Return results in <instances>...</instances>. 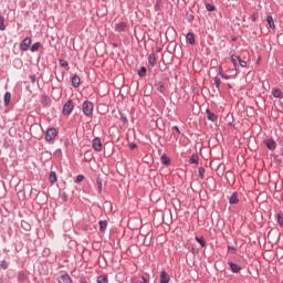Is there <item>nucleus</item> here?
Segmentation results:
<instances>
[{"label": "nucleus", "mask_w": 283, "mask_h": 283, "mask_svg": "<svg viewBox=\"0 0 283 283\" xmlns=\"http://www.w3.org/2000/svg\"><path fill=\"white\" fill-rule=\"evenodd\" d=\"M82 112L85 116H92L94 114V103L85 101L82 105Z\"/></svg>", "instance_id": "1"}, {"label": "nucleus", "mask_w": 283, "mask_h": 283, "mask_svg": "<svg viewBox=\"0 0 283 283\" xmlns=\"http://www.w3.org/2000/svg\"><path fill=\"white\" fill-rule=\"evenodd\" d=\"M74 112V102L72 99H69L62 108L63 116H70Z\"/></svg>", "instance_id": "2"}, {"label": "nucleus", "mask_w": 283, "mask_h": 283, "mask_svg": "<svg viewBox=\"0 0 283 283\" xmlns=\"http://www.w3.org/2000/svg\"><path fill=\"white\" fill-rule=\"evenodd\" d=\"M56 136H59V130L54 127L49 128L45 133V142L51 143V140H54Z\"/></svg>", "instance_id": "3"}, {"label": "nucleus", "mask_w": 283, "mask_h": 283, "mask_svg": "<svg viewBox=\"0 0 283 283\" xmlns=\"http://www.w3.org/2000/svg\"><path fill=\"white\" fill-rule=\"evenodd\" d=\"M30 45H32V38H25V39L20 43V50H21V52H28V50H30Z\"/></svg>", "instance_id": "4"}, {"label": "nucleus", "mask_w": 283, "mask_h": 283, "mask_svg": "<svg viewBox=\"0 0 283 283\" xmlns=\"http://www.w3.org/2000/svg\"><path fill=\"white\" fill-rule=\"evenodd\" d=\"M93 149H95V151H103V143H101V138L95 137L93 139Z\"/></svg>", "instance_id": "5"}, {"label": "nucleus", "mask_w": 283, "mask_h": 283, "mask_svg": "<svg viewBox=\"0 0 283 283\" xmlns=\"http://www.w3.org/2000/svg\"><path fill=\"white\" fill-rule=\"evenodd\" d=\"M265 145L268 149H270V151H275V149L277 148V144L275 143V139L265 140Z\"/></svg>", "instance_id": "6"}, {"label": "nucleus", "mask_w": 283, "mask_h": 283, "mask_svg": "<svg viewBox=\"0 0 283 283\" xmlns=\"http://www.w3.org/2000/svg\"><path fill=\"white\" fill-rule=\"evenodd\" d=\"M230 266V270L232 271V273H240L242 271V266L233 263V262H229L228 263Z\"/></svg>", "instance_id": "7"}, {"label": "nucleus", "mask_w": 283, "mask_h": 283, "mask_svg": "<svg viewBox=\"0 0 283 283\" xmlns=\"http://www.w3.org/2000/svg\"><path fill=\"white\" fill-rule=\"evenodd\" d=\"M171 277H169V274H167L165 271H161L159 282L160 283H168L170 282Z\"/></svg>", "instance_id": "8"}, {"label": "nucleus", "mask_w": 283, "mask_h": 283, "mask_svg": "<svg viewBox=\"0 0 283 283\" xmlns=\"http://www.w3.org/2000/svg\"><path fill=\"white\" fill-rule=\"evenodd\" d=\"M208 120H211L212 123H216L218 120V116L212 113L209 108L206 111Z\"/></svg>", "instance_id": "9"}, {"label": "nucleus", "mask_w": 283, "mask_h": 283, "mask_svg": "<svg viewBox=\"0 0 283 283\" xmlns=\"http://www.w3.org/2000/svg\"><path fill=\"white\" fill-rule=\"evenodd\" d=\"M240 62V55H231V63L234 65V70H240V65L238 64Z\"/></svg>", "instance_id": "10"}, {"label": "nucleus", "mask_w": 283, "mask_h": 283, "mask_svg": "<svg viewBox=\"0 0 283 283\" xmlns=\"http://www.w3.org/2000/svg\"><path fill=\"white\" fill-rule=\"evenodd\" d=\"M230 205H238L240 202V199H238V191H234L231 197L229 198Z\"/></svg>", "instance_id": "11"}, {"label": "nucleus", "mask_w": 283, "mask_h": 283, "mask_svg": "<svg viewBox=\"0 0 283 283\" xmlns=\"http://www.w3.org/2000/svg\"><path fill=\"white\" fill-rule=\"evenodd\" d=\"M186 39L190 45H196V35H193V33L188 32Z\"/></svg>", "instance_id": "12"}, {"label": "nucleus", "mask_w": 283, "mask_h": 283, "mask_svg": "<svg viewBox=\"0 0 283 283\" xmlns=\"http://www.w3.org/2000/svg\"><path fill=\"white\" fill-rule=\"evenodd\" d=\"M73 87H80L81 86V77L78 75H74L71 78Z\"/></svg>", "instance_id": "13"}, {"label": "nucleus", "mask_w": 283, "mask_h": 283, "mask_svg": "<svg viewBox=\"0 0 283 283\" xmlns=\"http://www.w3.org/2000/svg\"><path fill=\"white\" fill-rule=\"evenodd\" d=\"M125 28H127V23L120 22L115 25V32H125Z\"/></svg>", "instance_id": "14"}, {"label": "nucleus", "mask_w": 283, "mask_h": 283, "mask_svg": "<svg viewBox=\"0 0 283 283\" xmlns=\"http://www.w3.org/2000/svg\"><path fill=\"white\" fill-rule=\"evenodd\" d=\"M156 63H157L156 55L150 54L148 56V65H149V67H156Z\"/></svg>", "instance_id": "15"}, {"label": "nucleus", "mask_w": 283, "mask_h": 283, "mask_svg": "<svg viewBox=\"0 0 283 283\" xmlns=\"http://www.w3.org/2000/svg\"><path fill=\"white\" fill-rule=\"evenodd\" d=\"M266 23L271 30H275V22L273 21V15L266 17Z\"/></svg>", "instance_id": "16"}, {"label": "nucleus", "mask_w": 283, "mask_h": 283, "mask_svg": "<svg viewBox=\"0 0 283 283\" xmlns=\"http://www.w3.org/2000/svg\"><path fill=\"white\" fill-rule=\"evenodd\" d=\"M155 87L160 94L165 93V84H163V82H155Z\"/></svg>", "instance_id": "17"}, {"label": "nucleus", "mask_w": 283, "mask_h": 283, "mask_svg": "<svg viewBox=\"0 0 283 283\" xmlns=\"http://www.w3.org/2000/svg\"><path fill=\"white\" fill-rule=\"evenodd\" d=\"M272 96H274V98H283L282 90H280V88H274V90L272 91Z\"/></svg>", "instance_id": "18"}, {"label": "nucleus", "mask_w": 283, "mask_h": 283, "mask_svg": "<svg viewBox=\"0 0 283 283\" xmlns=\"http://www.w3.org/2000/svg\"><path fill=\"white\" fill-rule=\"evenodd\" d=\"M11 98H12V94L10 92H7L4 94V98H3V103H4L6 107H8V105H10Z\"/></svg>", "instance_id": "19"}, {"label": "nucleus", "mask_w": 283, "mask_h": 283, "mask_svg": "<svg viewBox=\"0 0 283 283\" xmlns=\"http://www.w3.org/2000/svg\"><path fill=\"white\" fill-rule=\"evenodd\" d=\"M99 231H101V233H105V231H107V220L99 221Z\"/></svg>", "instance_id": "20"}, {"label": "nucleus", "mask_w": 283, "mask_h": 283, "mask_svg": "<svg viewBox=\"0 0 283 283\" xmlns=\"http://www.w3.org/2000/svg\"><path fill=\"white\" fill-rule=\"evenodd\" d=\"M199 160H200V158L198 157V155L193 154V155H191L189 163H190V165H198Z\"/></svg>", "instance_id": "21"}, {"label": "nucleus", "mask_w": 283, "mask_h": 283, "mask_svg": "<svg viewBox=\"0 0 283 283\" xmlns=\"http://www.w3.org/2000/svg\"><path fill=\"white\" fill-rule=\"evenodd\" d=\"M49 180H50L51 185H54V182H56L59 180L55 171L50 172Z\"/></svg>", "instance_id": "22"}, {"label": "nucleus", "mask_w": 283, "mask_h": 283, "mask_svg": "<svg viewBox=\"0 0 283 283\" xmlns=\"http://www.w3.org/2000/svg\"><path fill=\"white\" fill-rule=\"evenodd\" d=\"M61 280L64 282V283H72V276H70V274L67 273H63L61 275Z\"/></svg>", "instance_id": "23"}, {"label": "nucleus", "mask_w": 283, "mask_h": 283, "mask_svg": "<svg viewBox=\"0 0 283 283\" xmlns=\"http://www.w3.org/2000/svg\"><path fill=\"white\" fill-rule=\"evenodd\" d=\"M163 165L169 166L171 165V159L169 157H167V155H163L160 158Z\"/></svg>", "instance_id": "24"}, {"label": "nucleus", "mask_w": 283, "mask_h": 283, "mask_svg": "<svg viewBox=\"0 0 283 283\" xmlns=\"http://www.w3.org/2000/svg\"><path fill=\"white\" fill-rule=\"evenodd\" d=\"M196 241L200 244V247L202 249H205V247H207V241H205V238L202 237H196Z\"/></svg>", "instance_id": "25"}, {"label": "nucleus", "mask_w": 283, "mask_h": 283, "mask_svg": "<svg viewBox=\"0 0 283 283\" xmlns=\"http://www.w3.org/2000/svg\"><path fill=\"white\" fill-rule=\"evenodd\" d=\"M96 185H97L98 193H102V191H103V180L101 179V177H98L96 179Z\"/></svg>", "instance_id": "26"}, {"label": "nucleus", "mask_w": 283, "mask_h": 283, "mask_svg": "<svg viewBox=\"0 0 283 283\" xmlns=\"http://www.w3.org/2000/svg\"><path fill=\"white\" fill-rule=\"evenodd\" d=\"M21 227L22 229H24V231H30L32 229V226H30V223H28L27 221H22Z\"/></svg>", "instance_id": "27"}, {"label": "nucleus", "mask_w": 283, "mask_h": 283, "mask_svg": "<svg viewBox=\"0 0 283 283\" xmlns=\"http://www.w3.org/2000/svg\"><path fill=\"white\" fill-rule=\"evenodd\" d=\"M97 283H109V281L106 275H99L97 277Z\"/></svg>", "instance_id": "28"}, {"label": "nucleus", "mask_w": 283, "mask_h": 283, "mask_svg": "<svg viewBox=\"0 0 283 283\" xmlns=\"http://www.w3.org/2000/svg\"><path fill=\"white\" fill-rule=\"evenodd\" d=\"M41 48V42H35L31 46V52H36Z\"/></svg>", "instance_id": "29"}, {"label": "nucleus", "mask_w": 283, "mask_h": 283, "mask_svg": "<svg viewBox=\"0 0 283 283\" xmlns=\"http://www.w3.org/2000/svg\"><path fill=\"white\" fill-rule=\"evenodd\" d=\"M8 266H10V263L6 260H2L0 263V269H3V271H6V269H8Z\"/></svg>", "instance_id": "30"}, {"label": "nucleus", "mask_w": 283, "mask_h": 283, "mask_svg": "<svg viewBox=\"0 0 283 283\" xmlns=\"http://www.w3.org/2000/svg\"><path fill=\"white\" fill-rule=\"evenodd\" d=\"M206 10H208V12H214L216 6L211 3H206Z\"/></svg>", "instance_id": "31"}, {"label": "nucleus", "mask_w": 283, "mask_h": 283, "mask_svg": "<svg viewBox=\"0 0 283 283\" xmlns=\"http://www.w3.org/2000/svg\"><path fill=\"white\" fill-rule=\"evenodd\" d=\"M0 30L1 32L6 31V22L2 15H0Z\"/></svg>", "instance_id": "32"}, {"label": "nucleus", "mask_w": 283, "mask_h": 283, "mask_svg": "<svg viewBox=\"0 0 283 283\" xmlns=\"http://www.w3.org/2000/svg\"><path fill=\"white\" fill-rule=\"evenodd\" d=\"M147 74V69L145 66H142L138 71V76L143 77Z\"/></svg>", "instance_id": "33"}, {"label": "nucleus", "mask_w": 283, "mask_h": 283, "mask_svg": "<svg viewBox=\"0 0 283 283\" xmlns=\"http://www.w3.org/2000/svg\"><path fill=\"white\" fill-rule=\"evenodd\" d=\"M198 172H199V178L201 180H205V167H199Z\"/></svg>", "instance_id": "34"}, {"label": "nucleus", "mask_w": 283, "mask_h": 283, "mask_svg": "<svg viewBox=\"0 0 283 283\" xmlns=\"http://www.w3.org/2000/svg\"><path fill=\"white\" fill-rule=\"evenodd\" d=\"M276 218H277V222H279L280 227L283 228V213L279 212Z\"/></svg>", "instance_id": "35"}, {"label": "nucleus", "mask_w": 283, "mask_h": 283, "mask_svg": "<svg viewBox=\"0 0 283 283\" xmlns=\"http://www.w3.org/2000/svg\"><path fill=\"white\" fill-rule=\"evenodd\" d=\"M222 83V81H220V77L216 76L214 77V85H216V88L219 90L220 88V84Z\"/></svg>", "instance_id": "36"}, {"label": "nucleus", "mask_w": 283, "mask_h": 283, "mask_svg": "<svg viewBox=\"0 0 283 283\" xmlns=\"http://www.w3.org/2000/svg\"><path fill=\"white\" fill-rule=\"evenodd\" d=\"M85 180V176L83 175H78L75 179V182L78 184V182H83Z\"/></svg>", "instance_id": "37"}, {"label": "nucleus", "mask_w": 283, "mask_h": 283, "mask_svg": "<svg viewBox=\"0 0 283 283\" xmlns=\"http://www.w3.org/2000/svg\"><path fill=\"white\" fill-rule=\"evenodd\" d=\"M59 63L62 67H67L70 65L65 60H59Z\"/></svg>", "instance_id": "38"}, {"label": "nucleus", "mask_w": 283, "mask_h": 283, "mask_svg": "<svg viewBox=\"0 0 283 283\" xmlns=\"http://www.w3.org/2000/svg\"><path fill=\"white\" fill-rule=\"evenodd\" d=\"M228 251H229L230 253H233V254H237V253H238V249H235V248H233V247H231V245L228 247Z\"/></svg>", "instance_id": "39"}, {"label": "nucleus", "mask_w": 283, "mask_h": 283, "mask_svg": "<svg viewBox=\"0 0 283 283\" xmlns=\"http://www.w3.org/2000/svg\"><path fill=\"white\" fill-rule=\"evenodd\" d=\"M239 65H240V67H247V61H244V60H242V57H240Z\"/></svg>", "instance_id": "40"}, {"label": "nucleus", "mask_w": 283, "mask_h": 283, "mask_svg": "<svg viewBox=\"0 0 283 283\" xmlns=\"http://www.w3.org/2000/svg\"><path fill=\"white\" fill-rule=\"evenodd\" d=\"M30 81H31L32 85H34V83H36V75H31Z\"/></svg>", "instance_id": "41"}, {"label": "nucleus", "mask_w": 283, "mask_h": 283, "mask_svg": "<svg viewBox=\"0 0 283 283\" xmlns=\"http://www.w3.org/2000/svg\"><path fill=\"white\" fill-rule=\"evenodd\" d=\"M61 199L63 202H67V193L63 192Z\"/></svg>", "instance_id": "42"}, {"label": "nucleus", "mask_w": 283, "mask_h": 283, "mask_svg": "<svg viewBox=\"0 0 283 283\" xmlns=\"http://www.w3.org/2000/svg\"><path fill=\"white\" fill-rule=\"evenodd\" d=\"M274 163H275V165H282V159L275 157Z\"/></svg>", "instance_id": "43"}, {"label": "nucleus", "mask_w": 283, "mask_h": 283, "mask_svg": "<svg viewBox=\"0 0 283 283\" xmlns=\"http://www.w3.org/2000/svg\"><path fill=\"white\" fill-rule=\"evenodd\" d=\"M218 74L219 76H222L224 74V72L222 71V66H219Z\"/></svg>", "instance_id": "44"}, {"label": "nucleus", "mask_w": 283, "mask_h": 283, "mask_svg": "<svg viewBox=\"0 0 283 283\" xmlns=\"http://www.w3.org/2000/svg\"><path fill=\"white\" fill-rule=\"evenodd\" d=\"M221 78H224L226 81H229V78H231V76H229V75H227V74L223 73V74L221 75Z\"/></svg>", "instance_id": "45"}, {"label": "nucleus", "mask_w": 283, "mask_h": 283, "mask_svg": "<svg viewBox=\"0 0 283 283\" xmlns=\"http://www.w3.org/2000/svg\"><path fill=\"white\" fill-rule=\"evenodd\" d=\"M187 21H189V23H191V21H193V17L191 14L187 15Z\"/></svg>", "instance_id": "46"}, {"label": "nucleus", "mask_w": 283, "mask_h": 283, "mask_svg": "<svg viewBox=\"0 0 283 283\" xmlns=\"http://www.w3.org/2000/svg\"><path fill=\"white\" fill-rule=\"evenodd\" d=\"M120 120H123V123H127V116L122 115V116H120Z\"/></svg>", "instance_id": "47"}, {"label": "nucleus", "mask_w": 283, "mask_h": 283, "mask_svg": "<svg viewBox=\"0 0 283 283\" xmlns=\"http://www.w3.org/2000/svg\"><path fill=\"white\" fill-rule=\"evenodd\" d=\"M172 129H175V132L180 134V128L178 126H174Z\"/></svg>", "instance_id": "48"}, {"label": "nucleus", "mask_w": 283, "mask_h": 283, "mask_svg": "<svg viewBox=\"0 0 283 283\" xmlns=\"http://www.w3.org/2000/svg\"><path fill=\"white\" fill-rule=\"evenodd\" d=\"M129 147L130 149H136V144H130Z\"/></svg>", "instance_id": "49"}, {"label": "nucleus", "mask_w": 283, "mask_h": 283, "mask_svg": "<svg viewBox=\"0 0 283 283\" xmlns=\"http://www.w3.org/2000/svg\"><path fill=\"white\" fill-rule=\"evenodd\" d=\"M55 154H60V156H61V154H62L61 148L56 149V150H55Z\"/></svg>", "instance_id": "50"}, {"label": "nucleus", "mask_w": 283, "mask_h": 283, "mask_svg": "<svg viewBox=\"0 0 283 283\" xmlns=\"http://www.w3.org/2000/svg\"><path fill=\"white\" fill-rule=\"evenodd\" d=\"M252 21H256L255 14L252 15Z\"/></svg>", "instance_id": "51"}, {"label": "nucleus", "mask_w": 283, "mask_h": 283, "mask_svg": "<svg viewBox=\"0 0 283 283\" xmlns=\"http://www.w3.org/2000/svg\"><path fill=\"white\" fill-rule=\"evenodd\" d=\"M231 40H232L233 42H235V41H238V38L233 36Z\"/></svg>", "instance_id": "52"}, {"label": "nucleus", "mask_w": 283, "mask_h": 283, "mask_svg": "<svg viewBox=\"0 0 283 283\" xmlns=\"http://www.w3.org/2000/svg\"><path fill=\"white\" fill-rule=\"evenodd\" d=\"M113 45H114V48H118V44H117V43H114Z\"/></svg>", "instance_id": "53"}, {"label": "nucleus", "mask_w": 283, "mask_h": 283, "mask_svg": "<svg viewBox=\"0 0 283 283\" xmlns=\"http://www.w3.org/2000/svg\"><path fill=\"white\" fill-rule=\"evenodd\" d=\"M161 50H163V49H160V48H157V52H161Z\"/></svg>", "instance_id": "54"}, {"label": "nucleus", "mask_w": 283, "mask_h": 283, "mask_svg": "<svg viewBox=\"0 0 283 283\" xmlns=\"http://www.w3.org/2000/svg\"><path fill=\"white\" fill-rule=\"evenodd\" d=\"M0 283H3V277L0 276Z\"/></svg>", "instance_id": "55"}, {"label": "nucleus", "mask_w": 283, "mask_h": 283, "mask_svg": "<svg viewBox=\"0 0 283 283\" xmlns=\"http://www.w3.org/2000/svg\"><path fill=\"white\" fill-rule=\"evenodd\" d=\"M45 105H48V99L44 101Z\"/></svg>", "instance_id": "56"}]
</instances>
